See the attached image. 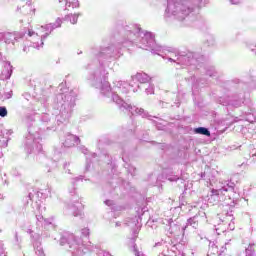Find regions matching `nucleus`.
Masks as SVG:
<instances>
[{
	"label": "nucleus",
	"mask_w": 256,
	"mask_h": 256,
	"mask_svg": "<svg viewBox=\"0 0 256 256\" xmlns=\"http://www.w3.org/2000/svg\"><path fill=\"white\" fill-rule=\"evenodd\" d=\"M2 75L4 76V79H11V75H13V66H11V62L5 63Z\"/></svg>",
	"instance_id": "4be33fe9"
},
{
	"label": "nucleus",
	"mask_w": 256,
	"mask_h": 256,
	"mask_svg": "<svg viewBox=\"0 0 256 256\" xmlns=\"http://www.w3.org/2000/svg\"><path fill=\"white\" fill-rule=\"evenodd\" d=\"M124 41L122 45L129 47L136 45L145 51H151L155 55H159L163 51V47L155 42V35L151 32L141 31V27L135 24L125 26L123 29Z\"/></svg>",
	"instance_id": "20e7f679"
},
{
	"label": "nucleus",
	"mask_w": 256,
	"mask_h": 256,
	"mask_svg": "<svg viewBox=\"0 0 256 256\" xmlns=\"http://www.w3.org/2000/svg\"><path fill=\"white\" fill-rule=\"evenodd\" d=\"M2 41L6 43V45H15V42L18 41L17 34L10 33V32H4Z\"/></svg>",
	"instance_id": "412c9836"
},
{
	"label": "nucleus",
	"mask_w": 256,
	"mask_h": 256,
	"mask_svg": "<svg viewBox=\"0 0 256 256\" xmlns=\"http://www.w3.org/2000/svg\"><path fill=\"white\" fill-rule=\"evenodd\" d=\"M60 245L68 251L72 252V256H84L91 251H95V246L88 242L83 244L81 238L75 237V235L70 233H64L60 238Z\"/></svg>",
	"instance_id": "39448f33"
},
{
	"label": "nucleus",
	"mask_w": 256,
	"mask_h": 256,
	"mask_svg": "<svg viewBox=\"0 0 256 256\" xmlns=\"http://www.w3.org/2000/svg\"><path fill=\"white\" fill-rule=\"evenodd\" d=\"M197 63H199V58L197 57V54L193 52H180L178 65L188 67L189 65H197Z\"/></svg>",
	"instance_id": "9d476101"
},
{
	"label": "nucleus",
	"mask_w": 256,
	"mask_h": 256,
	"mask_svg": "<svg viewBox=\"0 0 256 256\" xmlns=\"http://www.w3.org/2000/svg\"><path fill=\"white\" fill-rule=\"evenodd\" d=\"M77 101V91L72 90L68 93L57 94L54 99V109L55 112L52 116L49 114H43L41 116V122L44 123L46 129H53L55 127V122L57 125L60 123H65L71 118L73 113V108L76 105Z\"/></svg>",
	"instance_id": "7ed1b4c3"
},
{
	"label": "nucleus",
	"mask_w": 256,
	"mask_h": 256,
	"mask_svg": "<svg viewBox=\"0 0 256 256\" xmlns=\"http://www.w3.org/2000/svg\"><path fill=\"white\" fill-rule=\"evenodd\" d=\"M128 171H129V173H131V175H135L136 168L133 166H130Z\"/></svg>",
	"instance_id": "79ce46f5"
},
{
	"label": "nucleus",
	"mask_w": 256,
	"mask_h": 256,
	"mask_svg": "<svg viewBox=\"0 0 256 256\" xmlns=\"http://www.w3.org/2000/svg\"><path fill=\"white\" fill-rule=\"evenodd\" d=\"M68 17L70 19V23H72V25H75L79 19V14H71Z\"/></svg>",
	"instance_id": "473e14b6"
},
{
	"label": "nucleus",
	"mask_w": 256,
	"mask_h": 256,
	"mask_svg": "<svg viewBox=\"0 0 256 256\" xmlns=\"http://www.w3.org/2000/svg\"><path fill=\"white\" fill-rule=\"evenodd\" d=\"M202 177H205V174H202Z\"/></svg>",
	"instance_id": "e2e57ef3"
},
{
	"label": "nucleus",
	"mask_w": 256,
	"mask_h": 256,
	"mask_svg": "<svg viewBox=\"0 0 256 256\" xmlns=\"http://www.w3.org/2000/svg\"><path fill=\"white\" fill-rule=\"evenodd\" d=\"M177 179H179V177H175V178H168V181H177Z\"/></svg>",
	"instance_id": "8fccbe9b"
},
{
	"label": "nucleus",
	"mask_w": 256,
	"mask_h": 256,
	"mask_svg": "<svg viewBox=\"0 0 256 256\" xmlns=\"http://www.w3.org/2000/svg\"><path fill=\"white\" fill-rule=\"evenodd\" d=\"M154 124L156 125V127H157L158 129H161V127L159 126V122L154 121Z\"/></svg>",
	"instance_id": "3c124183"
},
{
	"label": "nucleus",
	"mask_w": 256,
	"mask_h": 256,
	"mask_svg": "<svg viewBox=\"0 0 256 256\" xmlns=\"http://www.w3.org/2000/svg\"><path fill=\"white\" fill-rule=\"evenodd\" d=\"M256 243H250L248 247L246 248V256H253V253H255Z\"/></svg>",
	"instance_id": "c85d7f7f"
},
{
	"label": "nucleus",
	"mask_w": 256,
	"mask_h": 256,
	"mask_svg": "<svg viewBox=\"0 0 256 256\" xmlns=\"http://www.w3.org/2000/svg\"><path fill=\"white\" fill-rule=\"evenodd\" d=\"M233 240H228L227 242H225L224 246L221 247L220 249V254L221 253H225V251L227 250H231L233 248Z\"/></svg>",
	"instance_id": "cd10ccee"
},
{
	"label": "nucleus",
	"mask_w": 256,
	"mask_h": 256,
	"mask_svg": "<svg viewBox=\"0 0 256 256\" xmlns=\"http://www.w3.org/2000/svg\"><path fill=\"white\" fill-rule=\"evenodd\" d=\"M205 213L201 214H196L195 216L189 218L187 220L186 226L183 228L184 231H187V227H193V229H197L199 227V223H201V219H203V216Z\"/></svg>",
	"instance_id": "2eb2a0df"
},
{
	"label": "nucleus",
	"mask_w": 256,
	"mask_h": 256,
	"mask_svg": "<svg viewBox=\"0 0 256 256\" xmlns=\"http://www.w3.org/2000/svg\"><path fill=\"white\" fill-rule=\"evenodd\" d=\"M105 205H108V207H111V205H113V201H111V200H106V201H105Z\"/></svg>",
	"instance_id": "a18cd8bd"
},
{
	"label": "nucleus",
	"mask_w": 256,
	"mask_h": 256,
	"mask_svg": "<svg viewBox=\"0 0 256 256\" xmlns=\"http://www.w3.org/2000/svg\"><path fill=\"white\" fill-rule=\"evenodd\" d=\"M138 233H139V232H138L137 230H135V231H134V235H135L134 237H137Z\"/></svg>",
	"instance_id": "5fc2aeb1"
},
{
	"label": "nucleus",
	"mask_w": 256,
	"mask_h": 256,
	"mask_svg": "<svg viewBox=\"0 0 256 256\" xmlns=\"http://www.w3.org/2000/svg\"><path fill=\"white\" fill-rule=\"evenodd\" d=\"M4 32H0V41H3Z\"/></svg>",
	"instance_id": "603ef678"
},
{
	"label": "nucleus",
	"mask_w": 256,
	"mask_h": 256,
	"mask_svg": "<svg viewBox=\"0 0 256 256\" xmlns=\"http://www.w3.org/2000/svg\"><path fill=\"white\" fill-rule=\"evenodd\" d=\"M0 117H7V108L4 106L0 107Z\"/></svg>",
	"instance_id": "f704fd0d"
},
{
	"label": "nucleus",
	"mask_w": 256,
	"mask_h": 256,
	"mask_svg": "<svg viewBox=\"0 0 256 256\" xmlns=\"http://www.w3.org/2000/svg\"><path fill=\"white\" fill-rule=\"evenodd\" d=\"M64 213L65 215H73V217L81 216V203L78 195H75L69 203L65 204Z\"/></svg>",
	"instance_id": "1a4fd4ad"
},
{
	"label": "nucleus",
	"mask_w": 256,
	"mask_h": 256,
	"mask_svg": "<svg viewBox=\"0 0 256 256\" xmlns=\"http://www.w3.org/2000/svg\"><path fill=\"white\" fill-rule=\"evenodd\" d=\"M34 249L36 251V255L45 256V252H43V247H41V243L39 241L34 243Z\"/></svg>",
	"instance_id": "bb28decb"
},
{
	"label": "nucleus",
	"mask_w": 256,
	"mask_h": 256,
	"mask_svg": "<svg viewBox=\"0 0 256 256\" xmlns=\"http://www.w3.org/2000/svg\"><path fill=\"white\" fill-rule=\"evenodd\" d=\"M139 217L138 216H134L132 218H129L126 221V225H128V227H137V225H139Z\"/></svg>",
	"instance_id": "a878e982"
},
{
	"label": "nucleus",
	"mask_w": 256,
	"mask_h": 256,
	"mask_svg": "<svg viewBox=\"0 0 256 256\" xmlns=\"http://www.w3.org/2000/svg\"><path fill=\"white\" fill-rule=\"evenodd\" d=\"M27 233H29V235H31V237H35V236H33V230L28 229V230H27Z\"/></svg>",
	"instance_id": "09e8293b"
},
{
	"label": "nucleus",
	"mask_w": 256,
	"mask_h": 256,
	"mask_svg": "<svg viewBox=\"0 0 256 256\" xmlns=\"http://www.w3.org/2000/svg\"><path fill=\"white\" fill-rule=\"evenodd\" d=\"M235 183L228 180H219L216 188H212L208 194V203L215 205L219 201H224L225 197L228 199H235Z\"/></svg>",
	"instance_id": "423d86ee"
},
{
	"label": "nucleus",
	"mask_w": 256,
	"mask_h": 256,
	"mask_svg": "<svg viewBox=\"0 0 256 256\" xmlns=\"http://www.w3.org/2000/svg\"><path fill=\"white\" fill-rule=\"evenodd\" d=\"M93 71L88 76V81L95 89H100L101 95L111 99L113 103L118 105L120 111H128L131 115H141V117H151L143 108H137L130 104L127 99V93H129V87H134L133 83H127L124 81H115L113 86L107 81V75L109 72L105 70V66L100 64L99 67L93 68Z\"/></svg>",
	"instance_id": "f257e3e1"
},
{
	"label": "nucleus",
	"mask_w": 256,
	"mask_h": 256,
	"mask_svg": "<svg viewBox=\"0 0 256 256\" xmlns=\"http://www.w3.org/2000/svg\"><path fill=\"white\" fill-rule=\"evenodd\" d=\"M83 237H89V228H84L81 230Z\"/></svg>",
	"instance_id": "4c0bfd02"
},
{
	"label": "nucleus",
	"mask_w": 256,
	"mask_h": 256,
	"mask_svg": "<svg viewBox=\"0 0 256 256\" xmlns=\"http://www.w3.org/2000/svg\"><path fill=\"white\" fill-rule=\"evenodd\" d=\"M36 239H39V235H36Z\"/></svg>",
	"instance_id": "bf43d9fd"
},
{
	"label": "nucleus",
	"mask_w": 256,
	"mask_h": 256,
	"mask_svg": "<svg viewBox=\"0 0 256 256\" xmlns=\"http://www.w3.org/2000/svg\"><path fill=\"white\" fill-rule=\"evenodd\" d=\"M118 55L119 50L115 49V46H109L101 48L97 54V57L101 61V59H117Z\"/></svg>",
	"instance_id": "9b49d317"
},
{
	"label": "nucleus",
	"mask_w": 256,
	"mask_h": 256,
	"mask_svg": "<svg viewBox=\"0 0 256 256\" xmlns=\"http://www.w3.org/2000/svg\"><path fill=\"white\" fill-rule=\"evenodd\" d=\"M115 227H121V222H116Z\"/></svg>",
	"instance_id": "864d4df0"
},
{
	"label": "nucleus",
	"mask_w": 256,
	"mask_h": 256,
	"mask_svg": "<svg viewBox=\"0 0 256 256\" xmlns=\"http://www.w3.org/2000/svg\"><path fill=\"white\" fill-rule=\"evenodd\" d=\"M135 91H137L136 89H133V92L135 93Z\"/></svg>",
	"instance_id": "680f3d73"
},
{
	"label": "nucleus",
	"mask_w": 256,
	"mask_h": 256,
	"mask_svg": "<svg viewBox=\"0 0 256 256\" xmlns=\"http://www.w3.org/2000/svg\"><path fill=\"white\" fill-rule=\"evenodd\" d=\"M47 193H45L43 190L33 191L30 192L28 195V199L30 201H35L36 203H39L38 201H41V199H47Z\"/></svg>",
	"instance_id": "a211bd4d"
},
{
	"label": "nucleus",
	"mask_w": 256,
	"mask_h": 256,
	"mask_svg": "<svg viewBox=\"0 0 256 256\" xmlns=\"http://www.w3.org/2000/svg\"><path fill=\"white\" fill-rule=\"evenodd\" d=\"M25 151L28 154L36 151L37 153H41L43 151V145L41 144V136L39 132H33V128H28V135L26 136L25 142Z\"/></svg>",
	"instance_id": "6e6552de"
},
{
	"label": "nucleus",
	"mask_w": 256,
	"mask_h": 256,
	"mask_svg": "<svg viewBox=\"0 0 256 256\" xmlns=\"http://www.w3.org/2000/svg\"><path fill=\"white\" fill-rule=\"evenodd\" d=\"M142 89H145L147 95H153L154 93L153 85H151V83H149V85L142 86Z\"/></svg>",
	"instance_id": "c756f323"
},
{
	"label": "nucleus",
	"mask_w": 256,
	"mask_h": 256,
	"mask_svg": "<svg viewBox=\"0 0 256 256\" xmlns=\"http://www.w3.org/2000/svg\"><path fill=\"white\" fill-rule=\"evenodd\" d=\"M227 221H229V218H227L226 221H222L214 226V231H216L218 235H221V233H225V231H227Z\"/></svg>",
	"instance_id": "5701e85b"
},
{
	"label": "nucleus",
	"mask_w": 256,
	"mask_h": 256,
	"mask_svg": "<svg viewBox=\"0 0 256 256\" xmlns=\"http://www.w3.org/2000/svg\"><path fill=\"white\" fill-rule=\"evenodd\" d=\"M209 0H167L165 17L174 19L179 23V27H193L197 21L195 11L203 9Z\"/></svg>",
	"instance_id": "f03ea898"
},
{
	"label": "nucleus",
	"mask_w": 256,
	"mask_h": 256,
	"mask_svg": "<svg viewBox=\"0 0 256 256\" xmlns=\"http://www.w3.org/2000/svg\"><path fill=\"white\" fill-rule=\"evenodd\" d=\"M48 173H51V169H48Z\"/></svg>",
	"instance_id": "13d9d810"
},
{
	"label": "nucleus",
	"mask_w": 256,
	"mask_h": 256,
	"mask_svg": "<svg viewBox=\"0 0 256 256\" xmlns=\"http://www.w3.org/2000/svg\"><path fill=\"white\" fill-rule=\"evenodd\" d=\"M61 7H65L67 11L77 9L79 7V0H58Z\"/></svg>",
	"instance_id": "6ab92c4d"
},
{
	"label": "nucleus",
	"mask_w": 256,
	"mask_h": 256,
	"mask_svg": "<svg viewBox=\"0 0 256 256\" xmlns=\"http://www.w3.org/2000/svg\"><path fill=\"white\" fill-rule=\"evenodd\" d=\"M244 119L245 121H248V123H256L255 110H251L250 113H246Z\"/></svg>",
	"instance_id": "393cba45"
},
{
	"label": "nucleus",
	"mask_w": 256,
	"mask_h": 256,
	"mask_svg": "<svg viewBox=\"0 0 256 256\" xmlns=\"http://www.w3.org/2000/svg\"><path fill=\"white\" fill-rule=\"evenodd\" d=\"M167 51H168V54H166L164 59H166L170 63H176V65H179V59L181 56V52H179L175 49H170Z\"/></svg>",
	"instance_id": "dca6fc26"
},
{
	"label": "nucleus",
	"mask_w": 256,
	"mask_h": 256,
	"mask_svg": "<svg viewBox=\"0 0 256 256\" xmlns=\"http://www.w3.org/2000/svg\"><path fill=\"white\" fill-rule=\"evenodd\" d=\"M0 59H1V53H0Z\"/></svg>",
	"instance_id": "0e129e2a"
},
{
	"label": "nucleus",
	"mask_w": 256,
	"mask_h": 256,
	"mask_svg": "<svg viewBox=\"0 0 256 256\" xmlns=\"http://www.w3.org/2000/svg\"><path fill=\"white\" fill-rule=\"evenodd\" d=\"M18 11H20V13L23 15L35 14V8H33V5H31V0H20Z\"/></svg>",
	"instance_id": "ddd939ff"
},
{
	"label": "nucleus",
	"mask_w": 256,
	"mask_h": 256,
	"mask_svg": "<svg viewBox=\"0 0 256 256\" xmlns=\"http://www.w3.org/2000/svg\"><path fill=\"white\" fill-rule=\"evenodd\" d=\"M220 105H232V107H241L243 105V97L241 96H233L231 98L225 99L220 98L219 101Z\"/></svg>",
	"instance_id": "4468645a"
},
{
	"label": "nucleus",
	"mask_w": 256,
	"mask_h": 256,
	"mask_svg": "<svg viewBox=\"0 0 256 256\" xmlns=\"http://www.w3.org/2000/svg\"><path fill=\"white\" fill-rule=\"evenodd\" d=\"M81 53H82L81 51H80V52H78V55H81Z\"/></svg>",
	"instance_id": "052dcab7"
},
{
	"label": "nucleus",
	"mask_w": 256,
	"mask_h": 256,
	"mask_svg": "<svg viewBox=\"0 0 256 256\" xmlns=\"http://www.w3.org/2000/svg\"><path fill=\"white\" fill-rule=\"evenodd\" d=\"M15 244L17 245L18 249H21V239H19V235L15 233Z\"/></svg>",
	"instance_id": "c9c22d12"
},
{
	"label": "nucleus",
	"mask_w": 256,
	"mask_h": 256,
	"mask_svg": "<svg viewBox=\"0 0 256 256\" xmlns=\"http://www.w3.org/2000/svg\"><path fill=\"white\" fill-rule=\"evenodd\" d=\"M77 181H83V176L74 178V179L72 180V185L75 186V184L77 183Z\"/></svg>",
	"instance_id": "58836bf2"
},
{
	"label": "nucleus",
	"mask_w": 256,
	"mask_h": 256,
	"mask_svg": "<svg viewBox=\"0 0 256 256\" xmlns=\"http://www.w3.org/2000/svg\"><path fill=\"white\" fill-rule=\"evenodd\" d=\"M210 45H213V43H211Z\"/></svg>",
	"instance_id": "69168bd1"
},
{
	"label": "nucleus",
	"mask_w": 256,
	"mask_h": 256,
	"mask_svg": "<svg viewBox=\"0 0 256 256\" xmlns=\"http://www.w3.org/2000/svg\"><path fill=\"white\" fill-rule=\"evenodd\" d=\"M206 75L209 77H215V73L211 72V70H207Z\"/></svg>",
	"instance_id": "c03bdc74"
},
{
	"label": "nucleus",
	"mask_w": 256,
	"mask_h": 256,
	"mask_svg": "<svg viewBox=\"0 0 256 256\" xmlns=\"http://www.w3.org/2000/svg\"><path fill=\"white\" fill-rule=\"evenodd\" d=\"M194 133L196 135H205V137H211V131H209L208 128L205 127L195 128Z\"/></svg>",
	"instance_id": "b1692460"
},
{
	"label": "nucleus",
	"mask_w": 256,
	"mask_h": 256,
	"mask_svg": "<svg viewBox=\"0 0 256 256\" xmlns=\"http://www.w3.org/2000/svg\"><path fill=\"white\" fill-rule=\"evenodd\" d=\"M62 24H63V20H61V18H57L54 23L41 26L42 31L45 32V34H43L42 36H39V34L29 30L28 31L29 37H33L32 47H34V49H43V45H44L43 40L46 37H49V35H51V33L55 31V29H59V27H61Z\"/></svg>",
	"instance_id": "0eeeda50"
},
{
	"label": "nucleus",
	"mask_w": 256,
	"mask_h": 256,
	"mask_svg": "<svg viewBox=\"0 0 256 256\" xmlns=\"http://www.w3.org/2000/svg\"><path fill=\"white\" fill-rule=\"evenodd\" d=\"M232 5H239L241 3V0H229Z\"/></svg>",
	"instance_id": "37998d69"
},
{
	"label": "nucleus",
	"mask_w": 256,
	"mask_h": 256,
	"mask_svg": "<svg viewBox=\"0 0 256 256\" xmlns=\"http://www.w3.org/2000/svg\"><path fill=\"white\" fill-rule=\"evenodd\" d=\"M1 199H3V195H2V194H0V200H1Z\"/></svg>",
	"instance_id": "4d7b16f0"
},
{
	"label": "nucleus",
	"mask_w": 256,
	"mask_h": 256,
	"mask_svg": "<svg viewBox=\"0 0 256 256\" xmlns=\"http://www.w3.org/2000/svg\"><path fill=\"white\" fill-rule=\"evenodd\" d=\"M0 256H7V252H5V244L0 241Z\"/></svg>",
	"instance_id": "72a5a7b5"
},
{
	"label": "nucleus",
	"mask_w": 256,
	"mask_h": 256,
	"mask_svg": "<svg viewBox=\"0 0 256 256\" xmlns=\"http://www.w3.org/2000/svg\"><path fill=\"white\" fill-rule=\"evenodd\" d=\"M63 167L65 170V173H68L69 175H71V170L67 169V167H69V163L68 162L64 163Z\"/></svg>",
	"instance_id": "a19ab883"
},
{
	"label": "nucleus",
	"mask_w": 256,
	"mask_h": 256,
	"mask_svg": "<svg viewBox=\"0 0 256 256\" xmlns=\"http://www.w3.org/2000/svg\"><path fill=\"white\" fill-rule=\"evenodd\" d=\"M82 153L86 156L85 171H89V169H91V159H96L97 154L90 153L89 150L85 147H82Z\"/></svg>",
	"instance_id": "aec40b11"
},
{
	"label": "nucleus",
	"mask_w": 256,
	"mask_h": 256,
	"mask_svg": "<svg viewBox=\"0 0 256 256\" xmlns=\"http://www.w3.org/2000/svg\"><path fill=\"white\" fill-rule=\"evenodd\" d=\"M227 217L230 218V223H227V229H229L230 231H234L235 230V222H233V215H228Z\"/></svg>",
	"instance_id": "2f4dec72"
},
{
	"label": "nucleus",
	"mask_w": 256,
	"mask_h": 256,
	"mask_svg": "<svg viewBox=\"0 0 256 256\" xmlns=\"http://www.w3.org/2000/svg\"><path fill=\"white\" fill-rule=\"evenodd\" d=\"M149 81H151V77L145 73H137L136 75L132 76V85L133 87H137L138 89H143L145 85H149Z\"/></svg>",
	"instance_id": "f8f14e48"
},
{
	"label": "nucleus",
	"mask_w": 256,
	"mask_h": 256,
	"mask_svg": "<svg viewBox=\"0 0 256 256\" xmlns=\"http://www.w3.org/2000/svg\"><path fill=\"white\" fill-rule=\"evenodd\" d=\"M36 219H37V221H38L39 223H41V221H43V216L38 215V216H36Z\"/></svg>",
	"instance_id": "49530a36"
},
{
	"label": "nucleus",
	"mask_w": 256,
	"mask_h": 256,
	"mask_svg": "<svg viewBox=\"0 0 256 256\" xmlns=\"http://www.w3.org/2000/svg\"><path fill=\"white\" fill-rule=\"evenodd\" d=\"M97 255H98V256H113V255H111V253H109V252H107V251H105V250H99V251L97 252Z\"/></svg>",
	"instance_id": "e433bc0d"
},
{
	"label": "nucleus",
	"mask_w": 256,
	"mask_h": 256,
	"mask_svg": "<svg viewBox=\"0 0 256 256\" xmlns=\"http://www.w3.org/2000/svg\"><path fill=\"white\" fill-rule=\"evenodd\" d=\"M7 133L11 135V133H13V130H7Z\"/></svg>",
	"instance_id": "6e6d98bb"
},
{
	"label": "nucleus",
	"mask_w": 256,
	"mask_h": 256,
	"mask_svg": "<svg viewBox=\"0 0 256 256\" xmlns=\"http://www.w3.org/2000/svg\"><path fill=\"white\" fill-rule=\"evenodd\" d=\"M152 250L158 251V253H161V251H163V241L155 243Z\"/></svg>",
	"instance_id": "7c9ffc66"
},
{
	"label": "nucleus",
	"mask_w": 256,
	"mask_h": 256,
	"mask_svg": "<svg viewBox=\"0 0 256 256\" xmlns=\"http://www.w3.org/2000/svg\"><path fill=\"white\" fill-rule=\"evenodd\" d=\"M255 159H256V153L252 154V163H255Z\"/></svg>",
	"instance_id": "de8ad7c7"
},
{
	"label": "nucleus",
	"mask_w": 256,
	"mask_h": 256,
	"mask_svg": "<svg viewBox=\"0 0 256 256\" xmlns=\"http://www.w3.org/2000/svg\"><path fill=\"white\" fill-rule=\"evenodd\" d=\"M81 140L78 136H75L73 134H67L65 139L62 140V144L64 147H75Z\"/></svg>",
	"instance_id": "f3484780"
},
{
	"label": "nucleus",
	"mask_w": 256,
	"mask_h": 256,
	"mask_svg": "<svg viewBox=\"0 0 256 256\" xmlns=\"http://www.w3.org/2000/svg\"><path fill=\"white\" fill-rule=\"evenodd\" d=\"M248 49H250V51H256V45L253 43H249L247 44Z\"/></svg>",
	"instance_id": "ea45409f"
}]
</instances>
